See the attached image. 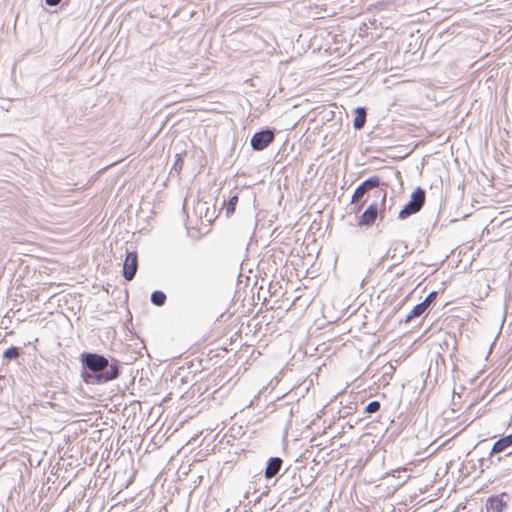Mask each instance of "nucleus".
<instances>
[{
    "label": "nucleus",
    "mask_w": 512,
    "mask_h": 512,
    "mask_svg": "<svg viewBox=\"0 0 512 512\" xmlns=\"http://www.w3.org/2000/svg\"><path fill=\"white\" fill-rule=\"evenodd\" d=\"M275 134L272 130L265 129L256 132L251 138V146L256 151H261L274 141Z\"/></svg>",
    "instance_id": "nucleus-3"
},
{
    "label": "nucleus",
    "mask_w": 512,
    "mask_h": 512,
    "mask_svg": "<svg viewBox=\"0 0 512 512\" xmlns=\"http://www.w3.org/2000/svg\"><path fill=\"white\" fill-rule=\"evenodd\" d=\"M378 215V204L372 203L370 204L367 209L363 212V214L360 217L359 225L361 226H370L372 225Z\"/></svg>",
    "instance_id": "nucleus-7"
},
{
    "label": "nucleus",
    "mask_w": 512,
    "mask_h": 512,
    "mask_svg": "<svg viewBox=\"0 0 512 512\" xmlns=\"http://www.w3.org/2000/svg\"><path fill=\"white\" fill-rule=\"evenodd\" d=\"M376 197L377 198H381L382 199V202L384 203L385 200H386V191H383V190H379L376 192Z\"/></svg>",
    "instance_id": "nucleus-18"
},
{
    "label": "nucleus",
    "mask_w": 512,
    "mask_h": 512,
    "mask_svg": "<svg viewBox=\"0 0 512 512\" xmlns=\"http://www.w3.org/2000/svg\"><path fill=\"white\" fill-rule=\"evenodd\" d=\"M381 404L379 401H371L368 403V405L365 407V412L368 414L376 413L380 410Z\"/></svg>",
    "instance_id": "nucleus-15"
},
{
    "label": "nucleus",
    "mask_w": 512,
    "mask_h": 512,
    "mask_svg": "<svg viewBox=\"0 0 512 512\" xmlns=\"http://www.w3.org/2000/svg\"><path fill=\"white\" fill-rule=\"evenodd\" d=\"M425 203V191L417 187L411 194L409 202L400 210L398 217L400 219H406L410 215L419 212Z\"/></svg>",
    "instance_id": "nucleus-2"
},
{
    "label": "nucleus",
    "mask_w": 512,
    "mask_h": 512,
    "mask_svg": "<svg viewBox=\"0 0 512 512\" xmlns=\"http://www.w3.org/2000/svg\"><path fill=\"white\" fill-rule=\"evenodd\" d=\"M380 185V178L378 176L370 177L362 182L354 191L351 202L358 203L363 196L370 190L377 188Z\"/></svg>",
    "instance_id": "nucleus-4"
},
{
    "label": "nucleus",
    "mask_w": 512,
    "mask_h": 512,
    "mask_svg": "<svg viewBox=\"0 0 512 512\" xmlns=\"http://www.w3.org/2000/svg\"><path fill=\"white\" fill-rule=\"evenodd\" d=\"M302 488L295 487L290 494V499L297 498L298 496H301L303 493L301 492Z\"/></svg>",
    "instance_id": "nucleus-17"
},
{
    "label": "nucleus",
    "mask_w": 512,
    "mask_h": 512,
    "mask_svg": "<svg viewBox=\"0 0 512 512\" xmlns=\"http://www.w3.org/2000/svg\"><path fill=\"white\" fill-rule=\"evenodd\" d=\"M428 308L426 307V303H419L413 307V309L406 315L404 322L408 323L413 318L420 317L422 314L426 312Z\"/></svg>",
    "instance_id": "nucleus-11"
},
{
    "label": "nucleus",
    "mask_w": 512,
    "mask_h": 512,
    "mask_svg": "<svg viewBox=\"0 0 512 512\" xmlns=\"http://www.w3.org/2000/svg\"><path fill=\"white\" fill-rule=\"evenodd\" d=\"M138 269V256L134 251L127 252L123 264V277L127 281L134 279Z\"/></svg>",
    "instance_id": "nucleus-5"
},
{
    "label": "nucleus",
    "mask_w": 512,
    "mask_h": 512,
    "mask_svg": "<svg viewBox=\"0 0 512 512\" xmlns=\"http://www.w3.org/2000/svg\"><path fill=\"white\" fill-rule=\"evenodd\" d=\"M356 116L353 121V126L355 129L359 130L363 128L366 122V110L363 107H358L355 110Z\"/></svg>",
    "instance_id": "nucleus-12"
},
{
    "label": "nucleus",
    "mask_w": 512,
    "mask_h": 512,
    "mask_svg": "<svg viewBox=\"0 0 512 512\" xmlns=\"http://www.w3.org/2000/svg\"><path fill=\"white\" fill-rule=\"evenodd\" d=\"M512 447V434H508L498 439L492 446L490 456L491 463H493V456L495 454L504 452L507 448Z\"/></svg>",
    "instance_id": "nucleus-9"
},
{
    "label": "nucleus",
    "mask_w": 512,
    "mask_h": 512,
    "mask_svg": "<svg viewBox=\"0 0 512 512\" xmlns=\"http://www.w3.org/2000/svg\"><path fill=\"white\" fill-rule=\"evenodd\" d=\"M237 202H238V197L237 196H233V197H231L229 199L228 203L226 204V214H227V216H229L232 213H234L236 205H237Z\"/></svg>",
    "instance_id": "nucleus-14"
},
{
    "label": "nucleus",
    "mask_w": 512,
    "mask_h": 512,
    "mask_svg": "<svg viewBox=\"0 0 512 512\" xmlns=\"http://www.w3.org/2000/svg\"><path fill=\"white\" fill-rule=\"evenodd\" d=\"M61 2V0H45V3L48 6H55L58 5Z\"/></svg>",
    "instance_id": "nucleus-19"
},
{
    "label": "nucleus",
    "mask_w": 512,
    "mask_h": 512,
    "mask_svg": "<svg viewBox=\"0 0 512 512\" xmlns=\"http://www.w3.org/2000/svg\"><path fill=\"white\" fill-rule=\"evenodd\" d=\"M283 460L280 457H271L266 465L264 476L266 479L275 477L281 470Z\"/></svg>",
    "instance_id": "nucleus-8"
},
{
    "label": "nucleus",
    "mask_w": 512,
    "mask_h": 512,
    "mask_svg": "<svg viewBox=\"0 0 512 512\" xmlns=\"http://www.w3.org/2000/svg\"><path fill=\"white\" fill-rule=\"evenodd\" d=\"M166 301V295L164 292L162 291H154L152 292L151 294V302L156 305V306H162L164 305Z\"/></svg>",
    "instance_id": "nucleus-13"
},
{
    "label": "nucleus",
    "mask_w": 512,
    "mask_h": 512,
    "mask_svg": "<svg viewBox=\"0 0 512 512\" xmlns=\"http://www.w3.org/2000/svg\"><path fill=\"white\" fill-rule=\"evenodd\" d=\"M438 293L436 291L430 292L426 298L422 301V303H426V307L428 308L431 303L436 299Z\"/></svg>",
    "instance_id": "nucleus-16"
},
{
    "label": "nucleus",
    "mask_w": 512,
    "mask_h": 512,
    "mask_svg": "<svg viewBox=\"0 0 512 512\" xmlns=\"http://www.w3.org/2000/svg\"><path fill=\"white\" fill-rule=\"evenodd\" d=\"M22 354V349L16 346H11L6 349L3 353V364H7L10 361L17 360Z\"/></svg>",
    "instance_id": "nucleus-10"
},
{
    "label": "nucleus",
    "mask_w": 512,
    "mask_h": 512,
    "mask_svg": "<svg viewBox=\"0 0 512 512\" xmlns=\"http://www.w3.org/2000/svg\"><path fill=\"white\" fill-rule=\"evenodd\" d=\"M80 361L83 368L81 376L86 384H105L120 375V362L115 358L108 359L98 353L83 352Z\"/></svg>",
    "instance_id": "nucleus-1"
},
{
    "label": "nucleus",
    "mask_w": 512,
    "mask_h": 512,
    "mask_svg": "<svg viewBox=\"0 0 512 512\" xmlns=\"http://www.w3.org/2000/svg\"><path fill=\"white\" fill-rule=\"evenodd\" d=\"M508 495L503 493L488 498L486 501V512H503L507 505Z\"/></svg>",
    "instance_id": "nucleus-6"
}]
</instances>
